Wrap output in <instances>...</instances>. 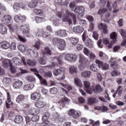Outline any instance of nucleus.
<instances>
[{"label":"nucleus","instance_id":"1","mask_svg":"<svg viewBox=\"0 0 126 126\" xmlns=\"http://www.w3.org/2000/svg\"><path fill=\"white\" fill-rule=\"evenodd\" d=\"M66 15H65L62 20L63 22H67L69 24L72 23L71 17L72 18V20L74 24H76V17L73 13L70 12L69 11L66 10H65Z\"/></svg>","mask_w":126,"mask_h":126},{"label":"nucleus","instance_id":"2","mask_svg":"<svg viewBox=\"0 0 126 126\" xmlns=\"http://www.w3.org/2000/svg\"><path fill=\"white\" fill-rule=\"evenodd\" d=\"M52 43L55 46H58V49L61 50V51H63L64 48L66 47V42L65 40L63 38L54 37L52 39Z\"/></svg>","mask_w":126,"mask_h":126},{"label":"nucleus","instance_id":"3","mask_svg":"<svg viewBox=\"0 0 126 126\" xmlns=\"http://www.w3.org/2000/svg\"><path fill=\"white\" fill-rule=\"evenodd\" d=\"M89 61L88 59L86 58L83 55H81L80 54L79 55V68H82V67H84L86 66V64L88 63Z\"/></svg>","mask_w":126,"mask_h":126},{"label":"nucleus","instance_id":"4","mask_svg":"<svg viewBox=\"0 0 126 126\" xmlns=\"http://www.w3.org/2000/svg\"><path fill=\"white\" fill-rule=\"evenodd\" d=\"M32 72H34L35 75L39 78L40 81V84L41 85H44L45 86H47L48 85V83L47 82V80L45 79H43V77L42 76H40L39 74V72L37 70V69L36 68H31L30 69Z\"/></svg>","mask_w":126,"mask_h":126},{"label":"nucleus","instance_id":"5","mask_svg":"<svg viewBox=\"0 0 126 126\" xmlns=\"http://www.w3.org/2000/svg\"><path fill=\"white\" fill-rule=\"evenodd\" d=\"M50 113L49 112H46L45 113L42 118V122H44L43 124H42L43 126H48L49 124H50V122L48 121V119L50 118Z\"/></svg>","mask_w":126,"mask_h":126},{"label":"nucleus","instance_id":"6","mask_svg":"<svg viewBox=\"0 0 126 126\" xmlns=\"http://www.w3.org/2000/svg\"><path fill=\"white\" fill-rule=\"evenodd\" d=\"M14 19L17 23H23V22H25L26 21L27 18L26 16L24 15H15L14 17Z\"/></svg>","mask_w":126,"mask_h":126},{"label":"nucleus","instance_id":"7","mask_svg":"<svg viewBox=\"0 0 126 126\" xmlns=\"http://www.w3.org/2000/svg\"><path fill=\"white\" fill-rule=\"evenodd\" d=\"M84 85L85 86L84 89L88 93V94H92V87H90V82L88 81H85L84 82Z\"/></svg>","mask_w":126,"mask_h":126},{"label":"nucleus","instance_id":"8","mask_svg":"<svg viewBox=\"0 0 126 126\" xmlns=\"http://www.w3.org/2000/svg\"><path fill=\"white\" fill-rule=\"evenodd\" d=\"M20 29L21 31H22L23 34L24 36H26L27 37H29V28L27 25L21 26Z\"/></svg>","mask_w":126,"mask_h":126},{"label":"nucleus","instance_id":"9","mask_svg":"<svg viewBox=\"0 0 126 126\" xmlns=\"http://www.w3.org/2000/svg\"><path fill=\"white\" fill-rule=\"evenodd\" d=\"M7 101H6L5 103L6 108L7 109H10L13 105V102L11 101V97L9 92L7 93Z\"/></svg>","mask_w":126,"mask_h":126},{"label":"nucleus","instance_id":"10","mask_svg":"<svg viewBox=\"0 0 126 126\" xmlns=\"http://www.w3.org/2000/svg\"><path fill=\"white\" fill-rule=\"evenodd\" d=\"M103 90H104L101 86L99 84L96 85L95 87H92V91L94 92V94H99L100 92H103Z\"/></svg>","mask_w":126,"mask_h":126},{"label":"nucleus","instance_id":"11","mask_svg":"<svg viewBox=\"0 0 126 126\" xmlns=\"http://www.w3.org/2000/svg\"><path fill=\"white\" fill-rule=\"evenodd\" d=\"M55 35L61 38L63 37H66L67 36V33L65 30H59L55 32Z\"/></svg>","mask_w":126,"mask_h":126},{"label":"nucleus","instance_id":"12","mask_svg":"<svg viewBox=\"0 0 126 126\" xmlns=\"http://www.w3.org/2000/svg\"><path fill=\"white\" fill-rule=\"evenodd\" d=\"M22 61L24 64V65H26V64H28V65H30V66H34V65H36L37 64V62L35 61H32L30 59H28L27 60V62L25 60V58H23L22 59Z\"/></svg>","mask_w":126,"mask_h":126},{"label":"nucleus","instance_id":"13","mask_svg":"<svg viewBox=\"0 0 126 126\" xmlns=\"http://www.w3.org/2000/svg\"><path fill=\"white\" fill-rule=\"evenodd\" d=\"M107 13V14L105 15V16L106 17H109L111 14L108 12V9H107V8H101L98 10L97 14L102 15V14H105V13Z\"/></svg>","mask_w":126,"mask_h":126},{"label":"nucleus","instance_id":"14","mask_svg":"<svg viewBox=\"0 0 126 126\" xmlns=\"http://www.w3.org/2000/svg\"><path fill=\"white\" fill-rule=\"evenodd\" d=\"M98 29L101 30L103 34L108 33V26L106 24H103V23H100L98 25Z\"/></svg>","mask_w":126,"mask_h":126},{"label":"nucleus","instance_id":"15","mask_svg":"<svg viewBox=\"0 0 126 126\" xmlns=\"http://www.w3.org/2000/svg\"><path fill=\"white\" fill-rule=\"evenodd\" d=\"M75 12L80 15L81 17H82L84 15V12H85V9L84 7L82 6L77 7L75 10Z\"/></svg>","mask_w":126,"mask_h":126},{"label":"nucleus","instance_id":"16","mask_svg":"<svg viewBox=\"0 0 126 126\" xmlns=\"http://www.w3.org/2000/svg\"><path fill=\"white\" fill-rule=\"evenodd\" d=\"M11 16L9 15H5L2 18V22L3 24H9L11 21Z\"/></svg>","mask_w":126,"mask_h":126},{"label":"nucleus","instance_id":"17","mask_svg":"<svg viewBox=\"0 0 126 126\" xmlns=\"http://www.w3.org/2000/svg\"><path fill=\"white\" fill-rule=\"evenodd\" d=\"M9 47H10V43L8 41H3L0 42V48H1L3 50H7V49H9Z\"/></svg>","mask_w":126,"mask_h":126},{"label":"nucleus","instance_id":"18","mask_svg":"<svg viewBox=\"0 0 126 126\" xmlns=\"http://www.w3.org/2000/svg\"><path fill=\"white\" fill-rule=\"evenodd\" d=\"M77 59V56L75 55H72V54H67L65 56V60L66 61H76Z\"/></svg>","mask_w":126,"mask_h":126},{"label":"nucleus","instance_id":"19","mask_svg":"<svg viewBox=\"0 0 126 126\" xmlns=\"http://www.w3.org/2000/svg\"><path fill=\"white\" fill-rule=\"evenodd\" d=\"M40 98L41 94L37 92H34L31 94V99L33 101H38Z\"/></svg>","mask_w":126,"mask_h":126},{"label":"nucleus","instance_id":"20","mask_svg":"<svg viewBox=\"0 0 126 126\" xmlns=\"http://www.w3.org/2000/svg\"><path fill=\"white\" fill-rule=\"evenodd\" d=\"M42 56L45 58V56H52V51L50 48L46 46L44 48V51L42 52Z\"/></svg>","mask_w":126,"mask_h":126},{"label":"nucleus","instance_id":"21","mask_svg":"<svg viewBox=\"0 0 126 126\" xmlns=\"http://www.w3.org/2000/svg\"><path fill=\"white\" fill-rule=\"evenodd\" d=\"M23 84V82H22V81L18 80L13 84V87H14V88L15 89H20Z\"/></svg>","mask_w":126,"mask_h":126},{"label":"nucleus","instance_id":"22","mask_svg":"<svg viewBox=\"0 0 126 126\" xmlns=\"http://www.w3.org/2000/svg\"><path fill=\"white\" fill-rule=\"evenodd\" d=\"M0 33L2 35H5L7 33V28L3 24H0Z\"/></svg>","mask_w":126,"mask_h":126},{"label":"nucleus","instance_id":"23","mask_svg":"<svg viewBox=\"0 0 126 126\" xmlns=\"http://www.w3.org/2000/svg\"><path fill=\"white\" fill-rule=\"evenodd\" d=\"M40 114V109L32 108L29 111V114L32 116H34L35 115H39Z\"/></svg>","mask_w":126,"mask_h":126},{"label":"nucleus","instance_id":"24","mask_svg":"<svg viewBox=\"0 0 126 126\" xmlns=\"http://www.w3.org/2000/svg\"><path fill=\"white\" fill-rule=\"evenodd\" d=\"M73 31L75 33H82L84 31V29L81 26H76L73 28Z\"/></svg>","mask_w":126,"mask_h":126},{"label":"nucleus","instance_id":"25","mask_svg":"<svg viewBox=\"0 0 126 126\" xmlns=\"http://www.w3.org/2000/svg\"><path fill=\"white\" fill-rule=\"evenodd\" d=\"M118 35H117V33L115 32H113L110 35V38L111 40H113L111 41L112 44H115L117 43V38Z\"/></svg>","mask_w":126,"mask_h":126},{"label":"nucleus","instance_id":"26","mask_svg":"<svg viewBox=\"0 0 126 126\" xmlns=\"http://www.w3.org/2000/svg\"><path fill=\"white\" fill-rule=\"evenodd\" d=\"M81 75L84 78H90V76H91V71H84L81 73Z\"/></svg>","mask_w":126,"mask_h":126},{"label":"nucleus","instance_id":"27","mask_svg":"<svg viewBox=\"0 0 126 126\" xmlns=\"http://www.w3.org/2000/svg\"><path fill=\"white\" fill-rule=\"evenodd\" d=\"M12 64L11 61L9 59H5L2 61V66H4V67H8V66Z\"/></svg>","mask_w":126,"mask_h":126},{"label":"nucleus","instance_id":"28","mask_svg":"<svg viewBox=\"0 0 126 126\" xmlns=\"http://www.w3.org/2000/svg\"><path fill=\"white\" fill-rule=\"evenodd\" d=\"M38 5V0H32V1L29 4V7L30 8H34Z\"/></svg>","mask_w":126,"mask_h":126},{"label":"nucleus","instance_id":"29","mask_svg":"<svg viewBox=\"0 0 126 126\" xmlns=\"http://www.w3.org/2000/svg\"><path fill=\"white\" fill-rule=\"evenodd\" d=\"M70 102V100L67 98L66 97L64 96V98L61 99V101L60 102V106H62V107H64V104H66V103H69Z\"/></svg>","mask_w":126,"mask_h":126},{"label":"nucleus","instance_id":"30","mask_svg":"<svg viewBox=\"0 0 126 126\" xmlns=\"http://www.w3.org/2000/svg\"><path fill=\"white\" fill-rule=\"evenodd\" d=\"M34 105L36 107V108L41 109V108H43L44 106H45V103L43 101L38 100L35 102Z\"/></svg>","mask_w":126,"mask_h":126},{"label":"nucleus","instance_id":"31","mask_svg":"<svg viewBox=\"0 0 126 126\" xmlns=\"http://www.w3.org/2000/svg\"><path fill=\"white\" fill-rule=\"evenodd\" d=\"M23 121V117L21 115H17L16 118L14 120V122L16 123V124H20Z\"/></svg>","mask_w":126,"mask_h":126},{"label":"nucleus","instance_id":"32","mask_svg":"<svg viewBox=\"0 0 126 126\" xmlns=\"http://www.w3.org/2000/svg\"><path fill=\"white\" fill-rule=\"evenodd\" d=\"M68 40L70 41L73 46L77 45V43L78 42V39L74 37H69L68 38Z\"/></svg>","mask_w":126,"mask_h":126},{"label":"nucleus","instance_id":"33","mask_svg":"<svg viewBox=\"0 0 126 126\" xmlns=\"http://www.w3.org/2000/svg\"><path fill=\"white\" fill-rule=\"evenodd\" d=\"M74 80L75 84H76L77 87H79V88H81V87H82V82L80 79H79L78 78H75Z\"/></svg>","mask_w":126,"mask_h":126},{"label":"nucleus","instance_id":"34","mask_svg":"<svg viewBox=\"0 0 126 126\" xmlns=\"http://www.w3.org/2000/svg\"><path fill=\"white\" fill-rule=\"evenodd\" d=\"M34 20H35L36 23H41L42 22H44L46 19L42 17L36 16L35 17Z\"/></svg>","mask_w":126,"mask_h":126},{"label":"nucleus","instance_id":"35","mask_svg":"<svg viewBox=\"0 0 126 126\" xmlns=\"http://www.w3.org/2000/svg\"><path fill=\"white\" fill-rule=\"evenodd\" d=\"M41 37H42V38H44L45 39H51V33L48 32L43 31Z\"/></svg>","mask_w":126,"mask_h":126},{"label":"nucleus","instance_id":"36","mask_svg":"<svg viewBox=\"0 0 126 126\" xmlns=\"http://www.w3.org/2000/svg\"><path fill=\"white\" fill-rule=\"evenodd\" d=\"M13 7L15 12H18L20 10V4L16 2L14 4Z\"/></svg>","mask_w":126,"mask_h":126},{"label":"nucleus","instance_id":"37","mask_svg":"<svg viewBox=\"0 0 126 126\" xmlns=\"http://www.w3.org/2000/svg\"><path fill=\"white\" fill-rule=\"evenodd\" d=\"M86 45L88 48H93V41L90 38H88L86 42Z\"/></svg>","mask_w":126,"mask_h":126},{"label":"nucleus","instance_id":"38","mask_svg":"<svg viewBox=\"0 0 126 126\" xmlns=\"http://www.w3.org/2000/svg\"><path fill=\"white\" fill-rule=\"evenodd\" d=\"M24 95L23 94H19L16 98V101L17 103H21L24 100Z\"/></svg>","mask_w":126,"mask_h":126},{"label":"nucleus","instance_id":"39","mask_svg":"<svg viewBox=\"0 0 126 126\" xmlns=\"http://www.w3.org/2000/svg\"><path fill=\"white\" fill-rule=\"evenodd\" d=\"M69 71L71 74H72V73H76L77 72V68L74 66H71L69 67Z\"/></svg>","mask_w":126,"mask_h":126},{"label":"nucleus","instance_id":"40","mask_svg":"<svg viewBox=\"0 0 126 126\" xmlns=\"http://www.w3.org/2000/svg\"><path fill=\"white\" fill-rule=\"evenodd\" d=\"M90 70L92 71H94V72H97L98 71V68L97 67V65L93 64L90 66Z\"/></svg>","mask_w":126,"mask_h":126},{"label":"nucleus","instance_id":"41","mask_svg":"<svg viewBox=\"0 0 126 126\" xmlns=\"http://www.w3.org/2000/svg\"><path fill=\"white\" fill-rule=\"evenodd\" d=\"M13 62L14 63H15L16 65H19V64H20L21 63V60L17 58H14L13 59Z\"/></svg>","mask_w":126,"mask_h":126},{"label":"nucleus","instance_id":"42","mask_svg":"<svg viewBox=\"0 0 126 126\" xmlns=\"http://www.w3.org/2000/svg\"><path fill=\"white\" fill-rule=\"evenodd\" d=\"M3 82L4 84H9V83H11V79L8 77L3 78Z\"/></svg>","mask_w":126,"mask_h":126},{"label":"nucleus","instance_id":"43","mask_svg":"<svg viewBox=\"0 0 126 126\" xmlns=\"http://www.w3.org/2000/svg\"><path fill=\"white\" fill-rule=\"evenodd\" d=\"M43 32L44 30L43 29H38L36 32V35L38 37H42Z\"/></svg>","mask_w":126,"mask_h":126},{"label":"nucleus","instance_id":"44","mask_svg":"<svg viewBox=\"0 0 126 126\" xmlns=\"http://www.w3.org/2000/svg\"><path fill=\"white\" fill-rule=\"evenodd\" d=\"M15 117V113L13 112H10L8 115L9 120H13Z\"/></svg>","mask_w":126,"mask_h":126},{"label":"nucleus","instance_id":"45","mask_svg":"<svg viewBox=\"0 0 126 126\" xmlns=\"http://www.w3.org/2000/svg\"><path fill=\"white\" fill-rule=\"evenodd\" d=\"M119 32L123 39H126V31L124 30H120Z\"/></svg>","mask_w":126,"mask_h":126},{"label":"nucleus","instance_id":"46","mask_svg":"<svg viewBox=\"0 0 126 126\" xmlns=\"http://www.w3.org/2000/svg\"><path fill=\"white\" fill-rule=\"evenodd\" d=\"M39 119H40V117H39V116H33L32 118L31 121L33 123H36V122H38V121H39Z\"/></svg>","mask_w":126,"mask_h":126},{"label":"nucleus","instance_id":"47","mask_svg":"<svg viewBox=\"0 0 126 126\" xmlns=\"http://www.w3.org/2000/svg\"><path fill=\"white\" fill-rule=\"evenodd\" d=\"M54 4H55V5H63V0H55Z\"/></svg>","mask_w":126,"mask_h":126},{"label":"nucleus","instance_id":"48","mask_svg":"<svg viewBox=\"0 0 126 126\" xmlns=\"http://www.w3.org/2000/svg\"><path fill=\"white\" fill-rule=\"evenodd\" d=\"M110 65L111 67H113V68H117L119 64H118V62H117V61H114L111 62Z\"/></svg>","mask_w":126,"mask_h":126},{"label":"nucleus","instance_id":"49","mask_svg":"<svg viewBox=\"0 0 126 126\" xmlns=\"http://www.w3.org/2000/svg\"><path fill=\"white\" fill-rule=\"evenodd\" d=\"M83 53L86 56H89L90 54V51L86 47H84Z\"/></svg>","mask_w":126,"mask_h":126},{"label":"nucleus","instance_id":"50","mask_svg":"<svg viewBox=\"0 0 126 126\" xmlns=\"http://www.w3.org/2000/svg\"><path fill=\"white\" fill-rule=\"evenodd\" d=\"M62 72V70H61L60 69H55L54 70V75H55V76H58V75L61 74Z\"/></svg>","mask_w":126,"mask_h":126},{"label":"nucleus","instance_id":"51","mask_svg":"<svg viewBox=\"0 0 126 126\" xmlns=\"http://www.w3.org/2000/svg\"><path fill=\"white\" fill-rule=\"evenodd\" d=\"M33 11L34 13H36V14H38V15L43 14V10H42L41 9H34L33 10Z\"/></svg>","mask_w":126,"mask_h":126},{"label":"nucleus","instance_id":"52","mask_svg":"<svg viewBox=\"0 0 126 126\" xmlns=\"http://www.w3.org/2000/svg\"><path fill=\"white\" fill-rule=\"evenodd\" d=\"M8 27L10 30H11L12 31H14V29H16L17 28V27L16 26L13 25L12 24H10L8 25Z\"/></svg>","mask_w":126,"mask_h":126},{"label":"nucleus","instance_id":"53","mask_svg":"<svg viewBox=\"0 0 126 126\" xmlns=\"http://www.w3.org/2000/svg\"><path fill=\"white\" fill-rule=\"evenodd\" d=\"M18 49L22 53H24V52H25V47L22 45H18Z\"/></svg>","mask_w":126,"mask_h":126},{"label":"nucleus","instance_id":"54","mask_svg":"<svg viewBox=\"0 0 126 126\" xmlns=\"http://www.w3.org/2000/svg\"><path fill=\"white\" fill-rule=\"evenodd\" d=\"M52 118H53L54 120H59V119H60V114L57 112H55L52 114Z\"/></svg>","mask_w":126,"mask_h":126},{"label":"nucleus","instance_id":"55","mask_svg":"<svg viewBox=\"0 0 126 126\" xmlns=\"http://www.w3.org/2000/svg\"><path fill=\"white\" fill-rule=\"evenodd\" d=\"M95 63L96 64L98 65V66L99 68L101 67V66H102V65L103 64V62H102L98 59H96L95 60Z\"/></svg>","mask_w":126,"mask_h":126},{"label":"nucleus","instance_id":"56","mask_svg":"<svg viewBox=\"0 0 126 126\" xmlns=\"http://www.w3.org/2000/svg\"><path fill=\"white\" fill-rule=\"evenodd\" d=\"M38 62L40 64H46V59L45 58H40L38 59Z\"/></svg>","mask_w":126,"mask_h":126},{"label":"nucleus","instance_id":"57","mask_svg":"<svg viewBox=\"0 0 126 126\" xmlns=\"http://www.w3.org/2000/svg\"><path fill=\"white\" fill-rule=\"evenodd\" d=\"M50 92L51 94H57L58 92V89L56 88H52L50 89Z\"/></svg>","mask_w":126,"mask_h":126},{"label":"nucleus","instance_id":"58","mask_svg":"<svg viewBox=\"0 0 126 126\" xmlns=\"http://www.w3.org/2000/svg\"><path fill=\"white\" fill-rule=\"evenodd\" d=\"M27 80L29 81V82H35V78L31 76H28L27 77Z\"/></svg>","mask_w":126,"mask_h":126},{"label":"nucleus","instance_id":"59","mask_svg":"<svg viewBox=\"0 0 126 126\" xmlns=\"http://www.w3.org/2000/svg\"><path fill=\"white\" fill-rule=\"evenodd\" d=\"M93 37L94 38V40H98L99 38L98 32H93Z\"/></svg>","mask_w":126,"mask_h":126},{"label":"nucleus","instance_id":"60","mask_svg":"<svg viewBox=\"0 0 126 126\" xmlns=\"http://www.w3.org/2000/svg\"><path fill=\"white\" fill-rule=\"evenodd\" d=\"M10 67L11 73L14 74L15 72H16V68L13 66L12 64L10 65Z\"/></svg>","mask_w":126,"mask_h":126},{"label":"nucleus","instance_id":"61","mask_svg":"<svg viewBox=\"0 0 126 126\" xmlns=\"http://www.w3.org/2000/svg\"><path fill=\"white\" fill-rule=\"evenodd\" d=\"M109 66L108 63H104L103 64L102 67V70H107V69H109Z\"/></svg>","mask_w":126,"mask_h":126},{"label":"nucleus","instance_id":"62","mask_svg":"<svg viewBox=\"0 0 126 126\" xmlns=\"http://www.w3.org/2000/svg\"><path fill=\"white\" fill-rule=\"evenodd\" d=\"M95 99L94 98H90L88 99V102L90 105L94 104Z\"/></svg>","mask_w":126,"mask_h":126},{"label":"nucleus","instance_id":"63","mask_svg":"<svg viewBox=\"0 0 126 126\" xmlns=\"http://www.w3.org/2000/svg\"><path fill=\"white\" fill-rule=\"evenodd\" d=\"M40 46H41V42L39 41H37L35 43V44L34 45V47L36 49L39 50V49H40Z\"/></svg>","mask_w":126,"mask_h":126},{"label":"nucleus","instance_id":"64","mask_svg":"<svg viewBox=\"0 0 126 126\" xmlns=\"http://www.w3.org/2000/svg\"><path fill=\"white\" fill-rule=\"evenodd\" d=\"M52 74L51 71H48L44 73V76L45 77H52Z\"/></svg>","mask_w":126,"mask_h":126}]
</instances>
